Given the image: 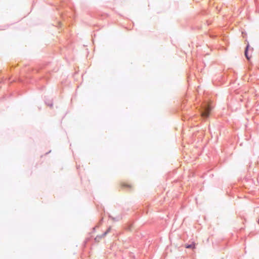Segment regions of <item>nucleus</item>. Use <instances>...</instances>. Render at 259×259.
Listing matches in <instances>:
<instances>
[{
	"label": "nucleus",
	"instance_id": "obj_2",
	"mask_svg": "<svg viewBox=\"0 0 259 259\" xmlns=\"http://www.w3.org/2000/svg\"><path fill=\"white\" fill-rule=\"evenodd\" d=\"M195 245L194 244L187 245L186 246V247L187 248H194Z\"/></svg>",
	"mask_w": 259,
	"mask_h": 259
},
{
	"label": "nucleus",
	"instance_id": "obj_1",
	"mask_svg": "<svg viewBox=\"0 0 259 259\" xmlns=\"http://www.w3.org/2000/svg\"><path fill=\"white\" fill-rule=\"evenodd\" d=\"M211 108L209 105H206L202 107L201 116L203 118H206L209 116Z\"/></svg>",
	"mask_w": 259,
	"mask_h": 259
},
{
	"label": "nucleus",
	"instance_id": "obj_3",
	"mask_svg": "<svg viewBox=\"0 0 259 259\" xmlns=\"http://www.w3.org/2000/svg\"><path fill=\"white\" fill-rule=\"evenodd\" d=\"M248 46H247V47H246V50H245V56H246V58H247L248 60H249V57H248V55H247V49H248Z\"/></svg>",
	"mask_w": 259,
	"mask_h": 259
}]
</instances>
